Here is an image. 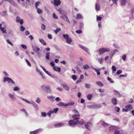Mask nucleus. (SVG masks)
Returning <instances> with one entry per match:
<instances>
[{
  "mask_svg": "<svg viewBox=\"0 0 134 134\" xmlns=\"http://www.w3.org/2000/svg\"><path fill=\"white\" fill-rule=\"evenodd\" d=\"M80 116L79 114H74L72 117L73 120H71L68 121L69 125L70 126L74 127L77 124L82 125L84 124L85 122L82 120H80V118L79 117Z\"/></svg>",
  "mask_w": 134,
  "mask_h": 134,
  "instance_id": "nucleus-1",
  "label": "nucleus"
},
{
  "mask_svg": "<svg viewBox=\"0 0 134 134\" xmlns=\"http://www.w3.org/2000/svg\"><path fill=\"white\" fill-rule=\"evenodd\" d=\"M19 98L28 104H31L33 105V107L36 108V110H37L38 109V107L37 105L32 100H31V102H30L21 97H19Z\"/></svg>",
  "mask_w": 134,
  "mask_h": 134,
  "instance_id": "nucleus-2",
  "label": "nucleus"
},
{
  "mask_svg": "<svg viewBox=\"0 0 134 134\" xmlns=\"http://www.w3.org/2000/svg\"><path fill=\"white\" fill-rule=\"evenodd\" d=\"M41 89L47 93H50L52 90L49 85H43L41 86Z\"/></svg>",
  "mask_w": 134,
  "mask_h": 134,
  "instance_id": "nucleus-3",
  "label": "nucleus"
},
{
  "mask_svg": "<svg viewBox=\"0 0 134 134\" xmlns=\"http://www.w3.org/2000/svg\"><path fill=\"white\" fill-rule=\"evenodd\" d=\"M110 51V49L108 48H100L96 52L98 53V54L99 55H100L102 54H103L105 52H109Z\"/></svg>",
  "mask_w": 134,
  "mask_h": 134,
  "instance_id": "nucleus-4",
  "label": "nucleus"
},
{
  "mask_svg": "<svg viewBox=\"0 0 134 134\" xmlns=\"http://www.w3.org/2000/svg\"><path fill=\"white\" fill-rule=\"evenodd\" d=\"M4 82H5L6 81H8L9 83H12V84H15V83L11 78L8 77H4L3 78Z\"/></svg>",
  "mask_w": 134,
  "mask_h": 134,
  "instance_id": "nucleus-5",
  "label": "nucleus"
},
{
  "mask_svg": "<svg viewBox=\"0 0 134 134\" xmlns=\"http://www.w3.org/2000/svg\"><path fill=\"white\" fill-rule=\"evenodd\" d=\"M51 2L55 6H58L61 3L60 0H53V1H51Z\"/></svg>",
  "mask_w": 134,
  "mask_h": 134,
  "instance_id": "nucleus-6",
  "label": "nucleus"
},
{
  "mask_svg": "<svg viewBox=\"0 0 134 134\" xmlns=\"http://www.w3.org/2000/svg\"><path fill=\"white\" fill-rule=\"evenodd\" d=\"M85 126L87 129L90 130L92 126V124L91 122H87L85 124Z\"/></svg>",
  "mask_w": 134,
  "mask_h": 134,
  "instance_id": "nucleus-7",
  "label": "nucleus"
},
{
  "mask_svg": "<svg viewBox=\"0 0 134 134\" xmlns=\"http://www.w3.org/2000/svg\"><path fill=\"white\" fill-rule=\"evenodd\" d=\"M60 18L64 21H66L69 23H70V22L69 21L68 18L66 15L65 14H63L62 15V16H60Z\"/></svg>",
  "mask_w": 134,
  "mask_h": 134,
  "instance_id": "nucleus-8",
  "label": "nucleus"
},
{
  "mask_svg": "<svg viewBox=\"0 0 134 134\" xmlns=\"http://www.w3.org/2000/svg\"><path fill=\"white\" fill-rule=\"evenodd\" d=\"M16 22L19 23L21 25H22L24 23L23 19H20L19 17L17 16L16 18Z\"/></svg>",
  "mask_w": 134,
  "mask_h": 134,
  "instance_id": "nucleus-9",
  "label": "nucleus"
},
{
  "mask_svg": "<svg viewBox=\"0 0 134 134\" xmlns=\"http://www.w3.org/2000/svg\"><path fill=\"white\" fill-rule=\"evenodd\" d=\"M78 46L79 47L82 49L84 51L87 53H88V50L87 48L80 44H79Z\"/></svg>",
  "mask_w": 134,
  "mask_h": 134,
  "instance_id": "nucleus-10",
  "label": "nucleus"
},
{
  "mask_svg": "<svg viewBox=\"0 0 134 134\" xmlns=\"http://www.w3.org/2000/svg\"><path fill=\"white\" fill-rule=\"evenodd\" d=\"M64 124L63 123H58L55 124L54 125V127L56 128H58L64 126Z\"/></svg>",
  "mask_w": 134,
  "mask_h": 134,
  "instance_id": "nucleus-11",
  "label": "nucleus"
},
{
  "mask_svg": "<svg viewBox=\"0 0 134 134\" xmlns=\"http://www.w3.org/2000/svg\"><path fill=\"white\" fill-rule=\"evenodd\" d=\"M87 107L88 108L93 109L95 108H98L99 106L97 104H93L88 105Z\"/></svg>",
  "mask_w": 134,
  "mask_h": 134,
  "instance_id": "nucleus-12",
  "label": "nucleus"
},
{
  "mask_svg": "<svg viewBox=\"0 0 134 134\" xmlns=\"http://www.w3.org/2000/svg\"><path fill=\"white\" fill-rule=\"evenodd\" d=\"M111 102L113 104L116 105L118 104L117 99L115 98H113L111 99Z\"/></svg>",
  "mask_w": 134,
  "mask_h": 134,
  "instance_id": "nucleus-13",
  "label": "nucleus"
},
{
  "mask_svg": "<svg viewBox=\"0 0 134 134\" xmlns=\"http://www.w3.org/2000/svg\"><path fill=\"white\" fill-rule=\"evenodd\" d=\"M8 96L13 101H14L16 100V98L15 96L13 94L9 93L8 94Z\"/></svg>",
  "mask_w": 134,
  "mask_h": 134,
  "instance_id": "nucleus-14",
  "label": "nucleus"
},
{
  "mask_svg": "<svg viewBox=\"0 0 134 134\" xmlns=\"http://www.w3.org/2000/svg\"><path fill=\"white\" fill-rule=\"evenodd\" d=\"M117 129V127L115 126H110L109 127V130L110 132H113L115 131Z\"/></svg>",
  "mask_w": 134,
  "mask_h": 134,
  "instance_id": "nucleus-15",
  "label": "nucleus"
},
{
  "mask_svg": "<svg viewBox=\"0 0 134 134\" xmlns=\"http://www.w3.org/2000/svg\"><path fill=\"white\" fill-rule=\"evenodd\" d=\"M42 131V129H39L34 131L31 132L30 134H37L38 131Z\"/></svg>",
  "mask_w": 134,
  "mask_h": 134,
  "instance_id": "nucleus-16",
  "label": "nucleus"
},
{
  "mask_svg": "<svg viewBox=\"0 0 134 134\" xmlns=\"http://www.w3.org/2000/svg\"><path fill=\"white\" fill-rule=\"evenodd\" d=\"M62 85L64 89L67 91H68L69 90V87L67 85L66 83H63L62 84Z\"/></svg>",
  "mask_w": 134,
  "mask_h": 134,
  "instance_id": "nucleus-17",
  "label": "nucleus"
},
{
  "mask_svg": "<svg viewBox=\"0 0 134 134\" xmlns=\"http://www.w3.org/2000/svg\"><path fill=\"white\" fill-rule=\"evenodd\" d=\"M75 103L72 101L69 102L66 104H65V106L66 107L70 105L72 106L74 105Z\"/></svg>",
  "mask_w": 134,
  "mask_h": 134,
  "instance_id": "nucleus-18",
  "label": "nucleus"
},
{
  "mask_svg": "<svg viewBox=\"0 0 134 134\" xmlns=\"http://www.w3.org/2000/svg\"><path fill=\"white\" fill-rule=\"evenodd\" d=\"M83 18L82 16L80 13H78L76 15V19L77 20L82 19Z\"/></svg>",
  "mask_w": 134,
  "mask_h": 134,
  "instance_id": "nucleus-19",
  "label": "nucleus"
},
{
  "mask_svg": "<svg viewBox=\"0 0 134 134\" xmlns=\"http://www.w3.org/2000/svg\"><path fill=\"white\" fill-rule=\"evenodd\" d=\"M1 15L3 16H5L7 15V11H4L0 13Z\"/></svg>",
  "mask_w": 134,
  "mask_h": 134,
  "instance_id": "nucleus-20",
  "label": "nucleus"
},
{
  "mask_svg": "<svg viewBox=\"0 0 134 134\" xmlns=\"http://www.w3.org/2000/svg\"><path fill=\"white\" fill-rule=\"evenodd\" d=\"M126 109H127L128 110H131L132 109V106L130 105H127L125 107Z\"/></svg>",
  "mask_w": 134,
  "mask_h": 134,
  "instance_id": "nucleus-21",
  "label": "nucleus"
},
{
  "mask_svg": "<svg viewBox=\"0 0 134 134\" xmlns=\"http://www.w3.org/2000/svg\"><path fill=\"white\" fill-rule=\"evenodd\" d=\"M127 2L126 0H121L120 4L121 5L124 6L125 5Z\"/></svg>",
  "mask_w": 134,
  "mask_h": 134,
  "instance_id": "nucleus-22",
  "label": "nucleus"
},
{
  "mask_svg": "<svg viewBox=\"0 0 134 134\" xmlns=\"http://www.w3.org/2000/svg\"><path fill=\"white\" fill-rule=\"evenodd\" d=\"M95 9L97 11H98L100 9V7L99 4L98 3H96Z\"/></svg>",
  "mask_w": 134,
  "mask_h": 134,
  "instance_id": "nucleus-23",
  "label": "nucleus"
},
{
  "mask_svg": "<svg viewBox=\"0 0 134 134\" xmlns=\"http://www.w3.org/2000/svg\"><path fill=\"white\" fill-rule=\"evenodd\" d=\"M32 48L33 50L35 52H36V50H37L38 51L40 50V48L39 47H36L35 46H32Z\"/></svg>",
  "mask_w": 134,
  "mask_h": 134,
  "instance_id": "nucleus-24",
  "label": "nucleus"
},
{
  "mask_svg": "<svg viewBox=\"0 0 134 134\" xmlns=\"http://www.w3.org/2000/svg\"><path fill=\"white\" fill-rule=\"evenodd\" d=\"M9 3L13 5L16 7H17L18 6L17 4L15 3L13 0H11L9 2Z\"/></svg>",
  "mask_w": 134,
  "mask_h": 134,
  "instance_id": "nucleus-25",
  "label": "nucleus"
},
{
  "mask_svg": "<svg viewBox=\"0 0 134 134\" xmlns=\"http://www.w3.org/2000/svg\"><path fill=\"white\" fill-rule=\"evenodd\" d=\"M91 68H92L95 71L97 72V75H99L100 74V72H99V70L96 69V68H93L92 66H91Z\"/></svg>",
  "mask_w": 134,
  "mask_h": 134,
  "instance_id": "nucleus-26",
  "label": "nucleus"
},
{
  "mask_svg": "<svg viewBox=\"0 0 134 134\" xmlns=\"http://www.w3.org/2000/svg\"><path fill=\"white\" fill-rule=\"evenodd\" d=\"M53 69L55 71H58V72H59L61 70V68L60 67H54L53 68Z\"/></svg>",
  "mask_w": 134,
  "mask_h": 134,
  "instance_id": "nucleus-27",
  "label": "nucleus"
},
{
  "mask_svg": "<svg viewBox=\"0 0 134 134\" xmlns=\"http://www.w3.org/2000/svg\"><path fill=\"white\" fill-rule=\"evenodd\" d=\"M39 40L40 42L43 45H46V44L44 41L43 39L42 38H40L39 39Z\"/></svg>",
  "mask_w": 134,
  "mask_h": 134,
  "instance_id": "nucleus-28",
  "label": "nucleus"
},
{
  "mask_svg": "<svg viewBox=\"0 0 134 134\" xmlns=\"http://www.w3.org/2000/svg\"><path fill=\"white\" fill-rule=\"evenodd\" d=\"M96 83L98 86L100 87H103L104 85L103 84L100 82L97 81Z\"/></svg>",
  "mask_w": 134,
  "mask_h": 134,
  "instance_id": "nucleus-29",
  "label": "nucleus"
},
{
  "mask_svg": "<svg viewBox=\"0 0 134 134\" xmlns=\"http://www.w3.org/2000/svg\"><path fill=\"white\" fill-rule=\"evenodd\" d=\"M114 93V94L116 96H117L118 97L120 96V93H119L118 91L116 90H114L113 91Z\"/></svg>",
  "mask_w": 134,
  "mask_h": 134,
  "instance_id": "nucleus-30",
  "label": "nucleus"
},
{
  "mask_svg": "<svg viewBox=\"0 0 134 134\" xmlns=\"http://www.w3.org/2000/svg\"><path fill=\"white\" fill-rule=\"evenodd\" d=\"M100 122L102 125L104 126H107L108 125V123H106L103 121H100Z\"/></svg>",
  "mask_w": 134,
  "mask_h": 134,
  "instance_id": "nucleus-31",
  "label": "nucleus"
},
{
  "mask_svg": "<svg viewBox=\"0 0 134 134\" xmlns=\"http://www.w3.org/2000/svg\"><path fill=\"white\" fill-rule=\"evenodd\" d=\"M53 113V111L52 110H50L48 113L47 115L50 118L51 117V114Z\"/></svg>",
  "mask_w": 134,
  "mask_h": 134,
  "instance_id": "nucleus-32",
  "label": "nucleus"
},
{
  "mask_svg": "<svg viewBox=\"0 0 134 134\" xmlns=\"http://www.w3.org/2000/svg\"><path fill=\"white\" fill-rule=\"evenodd\" d=\"M66 42L69 44H70L71 42L72 41V40L71 38L70 37H69L68 39H67L66 40Z\"/></svg>",
  "mask_w": 134,
  "mask_h": 134,
  "instance_id": "nucleus-33",
  "label": "nucleus"
},
{
  "mask_svg": "<svg viewBox=\"0 0 134 134\" xmlns=\"http://www.w3.org/2000/svg\"><path fill=\"white\" fill-rule=\"evenodd\" d=\"M87 99L90 100L92 97V94H89L87 96Z\"/></svg>",
  "mask_w": 134,
  "mask_h": 134,
  "instance_id": "nucleus-34",
  "label": "nucleus"
},
{
  "mask_svg": "<svg viewBox=\"0 0 134 134\" xmlns=\"http://www.w3.org/2000/svg\"><path fill=\"white\" fill-rule=\"evenodd\" d=\"M50 55V53L49 52H47L46 54V59L47 60L49 59V57Z\"/></svg>",
  "mask_w": 134,
  "mask_h": 134,
  "instance_id": "nucleus-35",
  "label": "nucleus"
},
{
  "mask_svg": "<svg viewBox=\"0 0 134 134\" xmlns=\"http://www.w3.org/2000/svg\"><path fill=\"white\" fill-rule=\"evenodd\" d=\"M63 37H64L66 40L69 38L70 37H69V36L68 34H63Z\"/></svg>",
  "mask_w": 134,
  "mask_h": 134,
  "instance_id": "nucleus-36",
  "label": "nucleus"
},
{
  "mask_svg": "<svg viewBox=\"0 0 134 134\" xmlns=\"http://www.w3.org/2000/svg\"><path fill=\"white\" fill-rule=\"evenodd\" d=\"M47 98L49 100H51V101H53L54 100V99L55 98L54 97H53L52 96H47Z\"/></svg>",
  "mask_w": 134,
  "mask_h": 134,
  "instance_id": "nucleus-37",
  "label": "nucleus"
},
{
  "mask_svg": "<svg viewBox=\"0 0 134 134\" xmlns=\"http://www.w3.org/2000/svg\"><path fill=\"white\" fill-rule=\"evenodd\" d=\"M83 68L84 69H87L89 68L90 66L86 64L83 66Z\"/></svg>",
  "mask_w": 134,
  "mask_h": 134,
  "instance_id": "nucleus-38",
  "label": "nucleus"
},
{
  "mask_svg": "<svg viewBox=\"0 0 134 134\" xmlns=\"http://www.w3.org/2000/svg\"><path fill=\"white\" fill-rule=\"evenodd\" d=\"M1 31L2 32V33L4 34H6L7 32H6V30L4 28H2L0 29Z\"/></svg>",
  "mask_w": 134,
  "mask_h": 134,
  "instance_id": "nucleus-39",
  "label": "nucleus"
},
{
  "mask_svg": "<svg viewBox=\"0 0 134 134\" xmlns=\"http://www.w3.org/2000/svg\"><path fill=\"white\" fill-rule=\"evenodd\" d=\"M84 26V24L82 22H81L80 23L79 27L80 29H81L82 28H83V26Z\"/></svg>",
  "mask_w": 134,
  "mask_h": 134,
  "instance_id": "nucleus-40",
  "label": "nucleus"
},
{
  "mask_svg": "<svg viewBox=\"0 0 134 134\" xmlns=\"http://www.w3.org/2000/svg\"><path fill=\"white\" fill-rule=\"evenodd\" d=\"M114 134H122L119 130L117 129L115 130L114 132Z\"/></svg>",
  "mask_w": 134,
  "mask_h": 134,
  "instance_id": "nucleus-41",
  "label": "nucleus"
},
{
  "mask_svg": "<svg viewBox=\"0 0 134 134\" xmlns=\"http://www.w3.org/2000/svg\"><path fill=\"white\" fill-rule=\"evenodd\" d=\"M37 12L39 14H40L42 12V11L41 9L37 8Z\"/></svg>",
  "mask_w": 134,
  "mask_h": 134,
  "instance_id": "nucleus-42",
  "label": "nucleus"
},
{
  "mask_svg": "<svg viewBox=\"0 0 134 134\" xmlns=\"http://www.w3.org/2000/svg\"><path fill=\"white\" fill-rule=\"evenodd\" d=\"M127 76V73H125L124 75H119V77H126Z\"/></svg>",
  "mask_w": 134,
  "mask_h": 134,
  "instance_id": "nucleus-43",
  "label": "nucleus"
},
{
  "mask_svg": "<svg viewBox=\"0 0 134 134\" xmlns=\"http://www.w3.org/2000/svg\"><path fill=\"white\" fill-rule=\"evenodd\" d=\"M126 55L125 54L123 55L122 57V59L124 61H125L126 60Z\"/></svg>",
  "mask_w": 134,
  "mask_h": 134,
  "instance_id": "nucleus-44",
  "label": "nucleus"
},
{
  "mask_svg": "<svg viewBox=\"0 0 134 134\" xmlns=\"http://www.w3.org/2000/svg\"><path fill=\"white\" fill-rule=\"evenodd\" d=\"M58 105L60 106H65V104L62 102H60L58 104Z\"/></svg>",
  "mask_w": 134,
  "mask_h": 134,
  "instance_id": "nucleus-45",
  "label": "nucleus"
},
{
  "mask_svg": "<svg viewBox=\"0 0 134 134\" xmlns=\"http://www.w3.org/2000/svg\"><path fill=\"white\" fill-rule=\"evenodd\" d=\"M116 52L114 50V51L111 52L110 55H111V57L110 59H111L113 56L116 53Z\"/></svg>",
  "mask_w": 134,
  "mask_h": 134,
  "instance_id": "nucleus-46",
  "label": "nucleus"
},
{
  "mask_svg": "<svg viewBox=\"0 0 134 134\" xmlns=\"http://www.w3.org/2000/svg\"><path fill=\"white\" fill-rule=\"evenodd\" d=\"M35 101L38 103H40L41 102V100L40 98L37 97Z\"/></svg>",
  "mask_w": 134,
  "mask_h": 134,
  "instance_id": "nucleus-47",
  "label": "nucleus"
},
{
  "mask_svg": "<svg viewBox=\"0 0 134 134\" xmlns=\"http://www.w3.org/2000/svg\"><path fill=\"white\" fill-rule=\"evenodd\" d=\"M13 90L15 91H17L20 90V89L18 87H14Z\"/></svg>",
  "mask_w": 134,
  "mask_h": 134,
  "instance_id": "nucleus-48",
  "label": "nucleus"
},
{
  "mask_svg": "<svg viewBox=\"0 0 134 134\" xmlns=\"http://www.w3.org/2000/svg\"><path fill=\"white\" fill-rule=\"evenodd\" d=\"M20 30L21 31L23 32L25 30V28L23 26L21 25L20 26Z\"/></svg>",
  "mask_w": 134,
  "mask_h": 134,
  "instance_id": "nucleus-49",
  "label": "nucleus"
},
{
  "mask_svg": "<svg viewBox=\"0 0 134 134\" xmlns=\"http://www.w3.org/2000/svg\"><path fill=\"white\" fill-rule=\"evenodd\" d=\"M108 80L111 83H113L114 82L113 81L111 80V79L109 77H108L107 78Z\"/></svg>",
  "mask_w": 134,
  "mask_h": 134,
  "instance_id": "nucleus-50",
  "label": "nucleus"
},
{
  "mask_svg": "<svg viewBox=\"0 0 134 134\" xmlns=\"http://www.w3.org/2000/svg\"><path fill=\"white\" fill-rule=\"evenodd\" d=\"M53 17L55 19H57L58 18V17L56 15L55 13H53Z\"/></svg>",
  "mask_w": 134,
  "mask_h": 134,
  "instance_id": "nucleus-51",
  "label": "nucleus"
},
{
  "mask_svg": "<svg viewBox=\"0 0 134 134\" xmlns=\"http://www.w3.org/2000/svg\"><path fill=\"white\" fill-rule=\"evenodd\" d=\"M41 115L42 116L44 117H46V114L45 112H42L41 113Z\"/></svg>",
  "mask_w": 134,
  "mask_h": 134,
  "instance_id": "nucleus-52",
  "label": "nucleus"
},
{
  "mask_svg": "<svg viewBox=\"0 0 134 134\" xmlns=\"http://www.w3.org/2000/svg\"><path fill=\"white\" fill-rule=\"evenodd\" d=\"M131 13L132 16H134V8L132 9L131 11Z\"/></svg>",
  "mask_w": 134,
  "mask_h": 134,
  "instance_id": "nucleus-53",
  "label": "nucleus"
},
{
  "mask_svg": "<svg viewBox=\"0 0 134 134\" xmlns=\"http://www.w3.org/2000/svg\"><path fill=\"white\" fill-rule=\"evenodd\" d=\"M71 78L73 80L75 81L77 77L76 75H73L72 76Z\"/></svg>",
  "mask_w": 134,
  "mask_h": 134,
  "instance_id": "nucleus-54",
  "label": "nucleus"
},
{
  "mask_svg": "<svg viewBox=\"0 0 134 134\" xmlns=\"http://www.w3.org/2000/svg\"><path fill=\"white\" fill-rule=\"evenodd\" d=\"M40 4V2H37L35 3V5L36 8H38V6L39 5V4Z\"/></svg>",
  "mask_w": 134,
  "mask_h": 134,
  "instance_id": "nucleus-55",
  "label": "nucleus"
},
{
  "mask_svg": "<svg viewBox=\"0 0 134 134\" xmlns=\"http://www.w3.org/2000/svg\"><path fill=\"white\" fill-rule=\"evenodd\" d=\"M41 28L43 30H44L45 29L46 26L44 24H42L41 26Z\"/></svg>",
  "mask_w": 134,
  "mask_h": 134,
  "instance_id": "nucleus-56",
  "label": "nucleus"
},
{
  "mask_svg": "<svg viewBox=\"0 0 134 134\" xmlns=\"http://www.w3.org/2000/svg\"><path fill=\"white\" fill-rule=\"evenodd\" d=\"M115 108L116 111L117 112H119V111L120 109L119 107H116Z\"/></svg>",
  "mask_w": 134,
  "mask_h": 134,
  "instance_id": "nucleus-57",
  "label": "nucleus"
},
{
  "mask_svg": "<svg viewBox=\"0 0 134 134\" xmlns=\"http://www.w3.org/2000/svg\"><path fill=\"white\" fill-rule=\"evenodd\" d=\"M102 60L103 59L102 58L99 59H97V60L99 62L100 64H102L103 63Z\"/></svg>",
  "mask_w": 134,
  "mask_h": 134,
  "instance_id": "nucleus-58",
  "label": "nucleus"
},
{
  "mask_svg": "<svg viewBox=\"0 0 134 134\" xmlns=\"http://www.w3.org/2000/svg\"><path fill=\"white\" fill-rule=\"evenodd\" d=\"M118 0H109V1H112L114 4H115L116 5L117 4V2Z\"/></svg>",
  "mask_w": 134,
  "mask_h": 134,
  "instance_id": "nucleus-59",
  "label": "nucleus"
},
{
  "mask_svg": "<svg viewBox=\"0 0 134 134\" xmlns=\"http://www.w3.org/2000/svg\"><path fill=\"white\" fill-rule=\"evenodd\" d=\"M58 110V108H54V109L53 110V113L54 112L55 113H56L57 112Z\"/></svg>",
  "mask_w": 134,
  "mask_h": 134,
  "instance_id": "nucleus-60",
  "label": "nucleus"
},
{
  "mask_svg": "<svg viewBox=\"0 0 134 134\" xmlns=\"http://www.w3.org/2000/svg\"><path fill=\"white\" fill-rule=\"evenodd\" d=\"M25 61H26L27 64L28 65L30 66H31V64L28 61V60L26 59Z\"/></svg>",
  "mask_w": 134,
  "mask_h": 134,
  "instance_id": "nucleus-61",
  "label": "nucleus"
},
{
  "mask_svg": "<svg viewBox=\"0 0 134 134\" xmlns=\"http://www.w3.org/2000/svg\"><path fill=\"white\" fill-rule=\"evenodd\" d=\"M76 32L78 34H81L82 33V31L81 30H79L76 31Z\"/></svg>",
  "mask_w": 134,
  "mask_h": 134,
  "instance_id": "nucleus-62",
  "label": "nucleus"
},
{
  "mask_svg": "<svg viewBox=\"0 0 134 134\" xmlns=\"http://www.w3.org/2000/svg\"><path fill=\"white\" fill-rule=\"evenodd\" d=\"M102 19V18L100 16H98L97 15V20L98 21H100Z\"/></svg>",
  "mask_w": 134,
  "mask_h": 134,
  "instance_id": "nucleus-63",
  "label": "nucleus"
},
{
  "mask_svg": "<svg viewBox=\"0 0 134 134\" xmlns=\"http://www.w3.org/2000/svg\"><path fill=\"white\" fill-rule=\"evenodd\" d=\"M122 71L121 70H118L117 72V74L118 75H119L122 73Z\"/></svg>",
  "mask_w": 134,
  "mask_h": 134,
  "instance_id": "nucleus-64",
  "label": "nucleus"
}]
</instances>
